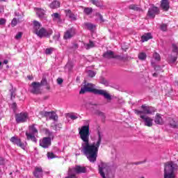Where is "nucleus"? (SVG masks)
I'll list each match as a JSON object with an SVG mask.
<instances>
[{
  "label": "nucleus",
  "mask_w": 178,
  "mask_h": 178,
  "mask_svg": "<svg viewBox=\"0 0 178 178\" xmlns=\"http://www.w3.org/2000/svg\"><path fill=\"white\" fill-rule=\"evenodd\" d=\"M65 15L67 17H69L70 20L75 22V20H77V17L72 13V10L70 9L65 10H64Z\"/></svg>",
  "instance_id": "17"
},
{
  "label": "nucleus",
  "mask_w": 178,
  "mask_h": 178,
  "mask_svg": "<svg viewBox=\"0 0 178 178\" xmlns=\"http://www.w3.org/2000/svg\"><path fill=\"white\" fill-rule=\"evenodd\" d=\"M17 106V104H16V103H13V104H12V108H13V109H16V107Z\"/></svg>",
  "instance_id": "54"
},
{
  "label": "nucleus",
  "mask_w": 178,
  "mask_h": 178,
  "mask_svg": "<svg viewBox=\"0 0 178 178\" xmlns=\"http://www.w3.org/2000/svg\"><path fill=\"white\" fill-rule=\"evenodd\" d=\"M99 116H102L103 118H105V114L104 113L99 111L98 113Z\"/></svg>",
  "instance_id": "53"
},
{
  "label": "nucleus",
  "mask_w": 178,
  "mask_h": 178,
  "mask_svg": "<svg viewBox=\"0 0 178 178\" xmlns=\"http://www.w3.org/2000/svg\"><path fill=\"white\" fill-rule=\"evenodd\" d=\"M84 47H85V48H86V49H90V48H94V47H95L94 42L90 40L89 43L84 44Z\"/></svg>",
  "instance_id": "28"
},
{
  "label": "nucleus",
  "mask_w": 178,
  "mask_h": 178,
  "mask_svg": "<svg viewBox=\"0 0 178 178\" xmlns=\"http://www.w3.org/2000/svg\"><path fill=\"white\" fill-rule=\"evenodd\" d=\"M53 38H54V40H59V36L55 35L54 36H53Z\"/></svg>",
  "instance_id": "57"
},
{
  "label": "nucleus",
  "mask_w": 178,
  "mask_h": 178,
  "mask_svg": "<svg viewBox=\"0 0 178 178\" xmlns=\"http://www.w3.org/2000/svg\"><path fill=\"white\" fill-rule=\"evenodd\" d=\"M25 134L27 140H31V141H33V143H37V138H35V134L27 131Z\"/></svg>",
  "instance_id": "20"
},
{
  "label": "nucleus",
  "mask_w": 178,
  "mask_h": 178,
  "mask_svg": "<svg viewBox=\"0 0 178 178\" xmlns=\"http://www.w3.org/2000/svg\"><path fill=\"white\" fill-rule=\"evenodd\" d=\"M40 118H47L48 111H42L39 112Z\"/></svg>",
  "instance_id": "33"
},
{
  "label": "nucleus",
  "mask_w": 178,
  "mask_h": 178,
  "mask_svg": "<svg viewBox=\"0 0 178 178\" xmlns=\"http://www.w3.org/2000/svg\"><path fill=\"white\" fill-rule=\"evenodd\" d=\"M83 12L86 15H91L92 13V8H85Z\"/></svg>",
  "instance_id": "31"
},
{
  "label": "nucleus",
  "mask_w": 178,
  "mask_h": 178,
  "mask_svg": "<svg viewBox=\"0 0 178 178\" xmlns=\"http://www.w3.org/2000/svg\"><path fill=\"white\" fill-rule=\"evenodd\" d=\"M58 129H62V124L60 123V124H57L55 125L56 130L58 129Z\"/></svg>",
  "instance_id": "51"
},
{
  "label": "nucleus",
  "mask_w": 178,
  "mask_h": 178,
  "mask_svg": "<svg viewBox=\"0 0 178 178\" xmlns=\"http://www.w3.org/2000/svg\"><path fill=\"white\" fill-rule=\"evenodd\" d=\"M11 26L12 27H15V26H17V19L13 18V19L11 22Z\"/></svg>",
  "instance_id": "40"
},
{
  "label": "nucleus",
  "mask_w": 178,
  "mask_h": 178,
  "mask_svg": "<svg viewBox=\"0 0 178 178\" xmlns=\"http://www.w3.org/2000/svg\"><path fill=\"white\" fill-rule=\"evenodd\" d=\"M161 30L162 31H168V24H162L161 25Z\"/></svg>",
  "instance_id": "36"
},
{
  "label": "nucleus",
  "mask_w": 178,
  "mask_h": 178,
  "mask_svg": "<svg viewBox=\"0 0 178 178\" xmlns=\"http://www.w3.org/2000/svg\"><path fill=\"white\" fill-rule=\"evenodd\" d=\"M154 58L156 60H161V56L157 53L154 54Z\"/></svg>",
  "instance_id": "45"
},
{
  "label": "nucleus",
  "mask_w": 178,
  "mask_h": 178,
  "mask_svg": "<svg viewBox=\"0 0 178 178\" xmlns=\"http://www.w3.org/2000/svg\"><path fill=\"white\" fill-rule=\"evenodd\" d=\"M103 58H106V59H116V58H119V56H115V53L113 51L108 50L104 53Z\"/></svg>",
  "instance_id": "13"
},
{
  "label": "nucleus",
  "mask_w": 178,
  "mask_h": 178,
  "mask_svg": "<svg viewBox=\"0 0 178 178\" xmlns=\"http://www.w3.org/2000/svg\"><path fill=\"white\" fill-rule=\"evenodd\" d=\"M10 141L14 144V145H17V147H19L22 149H24V143L22 142V140L20 138L16 137V136H13L10 139Z\"/></svg>",
  "instance_id": "11"
},
{
  "label": "nucleus",
  "mask_w": 178,
  "mask_h": 178,
  "mask_svg": "<svg viewBox=\"0 0 178 178\" xmlns=\"http://www.w3.org/2000/svg\"><path fill=\"white\" fill-rule=\"evenodd\" d=\"M44 134H46V136H48V137H46V138H51V140H54V134L51 132L49 129H45Z\"/></svg>",
  "instance_id": "26"
},
{
  "label": "nucleus",
  "mask_w": 178,
  "mask_h": 178,
  "mask_svg": "<svg viewBox=\"0 0 178 178\" xmlns=\"http://www.w3.org/2000/svg\"><path fill=\"white\" fill-rule=\"evenodd\" d=\"M3 63L4 65H8V63H9V61H8V60H4L3 62Z\"/></svg>",
  "instance_id": "59"
},
{
  "label": "nucleus",
  "mask_w": 178,
  "mask_h": 178,
  "mask_svg": "<svg viewBox=\"0 0 178 178\" xmlns=\"http://www.w3.org/2000/svg\"><path fill=\"white\" fill-rule=\"evenodd\" d=\"M74 35H76V29L71 28L64 33L63 38L64 40H70V38H72Z\"/></svg>",
  "instance_id": "10"
},
{
  "label": "nucleus",
  "mask_w": 178,
  "mask_h": 178,
  "mask_svg": "<svg viewBox=\"0 0 178 178\" xmlns=\"http://www.w3.org/2000/svg\"><path fill=\"white\" fill-rule=\"evenodd\" d=\"M102 83L104 84V86H108V81L106 80H105V79H103L102 81Z\"/></svg>",
  "instance_id": "52"
},
{
  "label": "nucleus",
  "mask_w": 178,
  "mask_h": 178,
  "mask_svg": "<svg viewBox=\"0 0 178 178\" xmlns=\"http://www.w3.org/2000/svg\"><path fill=\"white\" fill-rule=\"evenodd\" d=\"M6 163V160L3 157H0V165H5Z\"/></svg>",
  "instance_id": "48"
},
{
  "label": "nucleus",
  "mask_w": 178,
  "mask_h": 178,
  "mask_svg": "<svg viewBox=\"0 0 178 178\" xmlns=\"http://www.w3.org/2000/svg\"><path fill=\"white\" fill-rule=\"evenodd\" d=\"M70 118L72 120H76V119H79V117L74 115H70Z\"/></svg>",
  "instance_id": "49"
},
{
  "label": "nucleus",
  "mask_w": 178,
  "mask_h": 178,
  "mask_svg": "<svg viewBox=\"0 0 178 178\" xmlns=\"http://www.w3.org/2000/svg\"><path fill=\"white\" fill-rule=\"evenodd\" d=\"M47 118L50 120H54V122H58V115L54 111H47Z\"/></svg>",
  "instance_id": "18"
},
{
  "label": "nucleus",
  "mask_w": 178,
  "mask_h": 178,
  "mask_svg": "<svg viewBox=\"0 0 178 178\" xmlns=\"http://www.w3.org/2000/svg\"><path fill=\"white\" fill-rule=\"evenodd\" d=\"M52 140L51 138H45L44 137L42 140H40V146L42 148H48L51 147L52 144Z\"/></svg>",
  "instance_id": "9"
},
{
  "label": "nucleus",
  "mask_w": 178,
  "mask_h": 178,
  "mask_svg": "<svg viewBox=\"0 0 178 178\" xmlns=\"http://www.w3.org/2000/svg\"><path fill=\"white\" fill-rule=\"evenodd\" d=\"M51 17H53V20H55V19H60V15H59V13H58L52 14Z\"/></svg>",
  "instance_id": "39"
},
{
  "label": "nucleus",
  "mask_w": 178,
  "mask_h": 178,
  "mask_svg": "<svg viewBox=\"0 0 178 178\" xmlns=\"http://www.w3.org/2000/svg\"><path fill=\"white\" fill-rule=\"evenodd\" d=\"M63 83V79L62 78H58L57 79V83L60 85Z\"/></svg>",
  "instance_id": "50"
},
{
  "label": "nucleus",
  "mask_w": 178,
  "mask_h": 178,
  "mask_svg": "<svg viewBox=\"0 0 178 178\" xmlns=\"http://www.w3.org/2000/svg\"><path fill=\"white\" fill-rule=\"evenodd\" d=\"M79 136L83 142L81 143V152L86 156L89 162L95 163L97 158H98L99 146L102 142L101 133L98 132L99 137L96 143H90V125H85L79 129Z\"/></svg>",
  "instance_id": "1"
},
{
  "label": "nucleus",
  "mask_w": 178,
  "mask_h": 178,
  "mask_svg": "<svg viewBox=\"0 0 178 178\" xmlns=\"http://www.w3.org/2000/svg\"><path fill=\"white\" fill-rule=\"evenodd\" d=\"M0 1H1L2 2H5V1H6V0H0Z\"/></svg>",
  "instance_id": "63"
},
{
  "label": "nucleus",
  "mask_w": 178,
  "mask_h": 178,
  "mask_svg": "<svg viewBox=\"0 0 178 178\" xmlns=\"http://www.w3.org/2000/svg\"><path fill=\"white\" fill-rule=\"evenodd\" d=\"M178 168L177 164L173 161L166 163L164 168V178H176L175 172Z\"/></svg>",
  "instance_id": "4"
},
{
  "label": "nucleus",
  "mask_w": 178,
  "mask_h": 178,
  "mask_svg": "<svg viewBox=\"0 0 178 178\" xmlns=\"http://www.w3.org/2000/svg\"><path fill=\"white\" fill-rule=\"evenodd\" d=\"M73 48H75V49H77V48H79V44L77 43L74 44Z\"/></svg>",
  "instance_id": "55"
},
{
  "label": "nucleus",
  "mask_w": 178,
  "mask_h": 178,
  "mask_svg": "<svg viewBox=\"0 0 178 178\" xmlns=\"http://www.w3.org/2000/svg\"><path fill=\"white\" fill-rule=\"evenodd\" d=\"M34 9L38 17L41 20H42V19H45V10L40 8H35Z\"/></svg>",
  "instance_id": "16"
},
{
  "label": "nucleus",
  "mask_w": 178,
  "mask_h": 178,
  "mask_svg": "<svg viewBox=\"0 0 178 178\" xmlns=\"http://www.w3.org/2000/svg\"><path fill=\"white\" fill-rule=\"evenodd\" d=\"M177 60V56H170L168 58L169 63H175Z\"/></svg>",
  "instance_id": "30"
},
{
  "label": "nucleus",
  "mask_w": 178,
  "mask_h": 178,
  "mask_svg": "<svg viewBox=\"0 0 178 178\" xmlns=\"http://www.w3.org/2000/svg\"><path fill=\"white\" fill-rule=\"evenodd\" d=\"M170 127H172V129H177V127H178L177 123H176V121H174L173 120L170 121Z\"/></svg>",
  "instance_id": "32"
},
{
  "label": "nucleus",
  "mask_w": 178,
  "mask_h": 178,
  "mask_svg": "<svg viewBox=\"0 0 178 178\" xmlns=\"http://www.w3.org/2000/svg\"><path fill=\"white\" fill-rule=\"evenodd\" d=\"M2 69V62L0 61V70Z\"/></svg>",
  "instance_id": "61"
},
{
  "label": "nucleus",
  "mask_w": 178,
  "mask_h": 178,
  "mask_svg": "<svg viewBox=\"0 0 178 178\" xmlns=\"http://www.w3.org/2000/svg\"><path fill=\"white\" fill-rule=\"evenodd\" d=\"M32 90H31V92L32 94H40L41 90L40 89V87H41V84L40 82H33L31 83Z\"/></svg>",
  "instance_id": "12"
},
{
  "label": "nucleus",
  "mask_w": 178,
  "mask_h": 178,
  "mask_svg": "<svg viewBox=\"0 0 178 178\" xmlns=\"http://www.w3.org/2000/svg\"><path fill=\"white\" fill-rule=\"evenodd\" d=\"M154 123L156 124H160L162 125L163 124V119L162 118V115L160 113H156L155 118H154Z\"/></svg>",
  "instance_id": "19"
},
{
  "label": "nucleus",
  "mask_w": 178,
  "mask_h": 178,
  "mask_svg": "<svg viewBox=\"0 0 178 178\" xmlns=\"http://www.w3.org/2000/svg\"><path fill=\"white\" fill-rule=\"evenodd\" d=\"M160 11L158 7L153 6L152 8H149L147 11V16L151 19H155L156 15H159Z\"/></svg>",
  "instance_id": "8"
},
{
  "label": "nucleus",
  "mask_w": 178,
  "mask_h": 178,
  "mask_svg": "<svg viewBox=\"0 0 178 178\" xmlns=\"http://www.w3.org/2000/svg\"><path fill=\"white\" fill-rule=\"evenodd\" d=\"M86 92H92L96 95H102L107 101H112V96L108 92V91L102 89L95 88V85L92 83H88L84 85L81 88L79 94H86Z\"/></svg>",
  "instance_id": "3"
},
{
  "label": "nucleus",
  "mask_w": 178,
  "mask_h": 178,
  "mask_svg": "<svg viewBox=\"0 0 178 178\" xmlns=\"http://www.w3.org/2000/svg\"><path fill=\"white\" fill-rule=\"evenodd\" d=\"M129 9H130L131 10H135L136 12H140L141 10V8L138 7L137 4L129 5Z\"/></svg>",
  "instance_id": "25"
},
{
  "label": "nucleus",
  "mask_w": 178,
  "mask_h": 178,
  "mask_svg": "<svg viewBox=\"0 0 178 178\" xmlns=\"http://www.w3.org/2000/svg\"><path fill=\"white\" fill-rule=\"evenodd\" d=\"M6 24V19L0 18V26H5Z\"/></svg>",
  "instance_id": "42"
},
{
  "label": "nucleus",
  "mask_w": 178,
  "mask_h": 178,
  "mask_svg": "<svg viewBox=\"0 0 178 178\" xmlns=\"http://www.w3.org/2000/svg\"><path fill=\"white\" fill-rule=\"evenodd\" d=\"M11 98H15V96H13V92H11Z\"/></svg>",
  "instance_id": "62"
},
{
  "label": "nucleus",
  "mask_w": 178,
  "mask_h": 178,
  "mask_svg": "<svg viewBox=\"0 0 178 178\" xmlns=\"http://www.w3.org/2000/svg\"><path fill=\"white\" fill-rule=\"evenodd\" d=\"M138 59H140V60H145V59H147V54L145 52L139 53Z\"/></svg>",
  "instance_id": "29"
},
{
  "label": "nucleus",
  "mask_w": 178,
  "mask_h": 178,
  "mask_svg": "<svg viewBox=\"0 0 178 178\" xmlns=\"http://www.w3.org/2000/svg\"><path fill=\"white\" fill-rule=\"evenodd\" d=\"M29 133L32 134H38V130L37 129V128H35V124H32L30 125L29 127Z\"/></svg>",
  "instance_id": "24"
},
{
  "label": "nucleus",
  "mask_w": 178,
  "mask_h": 178,
  "mask_svg": "<svg viewBox=\"0 0 178 178\" xmlns=\"http://www.w3.org/2000/svg\"><path fill=\"white\" fill-rule=\"evenodd\" d=\"M154 70H156V72H163L162 70V67H161V66L159 65H156L155 67H154Z\"/></svg>",
  "instance_id": "47"
},
{
  "label": "nucleus",
  "mask_w": 178,
  "mask_h": 178,
  "mask_svg": "<svg viewBox=\"0 0 178 178\" xmlns=\"http://www.w3.org/2000/svg\"><path fill=\"white\" fill-rule=\"evenodd\" d=\"M49 7L51 9H57V8L60 7V3L58 1H54L51 3H50Z\"/></svg>",
  "instance_id": "23"
},
{
  "label": "nucleus",
  "mask_w": 178,
  "mask_h": 178,
  "mask_svg": "<svg viewBox=\"0 0 178 178\" xmlns=\"http://www.w3.org/2000/svg\"><path fill=\"white\" fill-rule=\"evenodd\" d=\"M86 27H87L88 30H90V31H92L94 30V29H95V25L91 24V23H88V22H86L84 24Z\"/></svg>",
  "instance_id": "27"
},
{
  "label": "nucleus",
  "mask_w": 178,
  "mask_h": 178,
  "mask_svg": "<svg viewBox=\"0 0 178 178\" xmlns=\"http://www.w3.org/2000/svg\"><path fill=\"white\" fill-rule=\"evenodd\" d=\"M41 26H42L40 22H38V21H37V20L33 21V33H34V34H35L37 33V31L40 30Z\"/></svg>",
  "instance_id": "21"
},
{
  "label": "nucleus",
  "mask_w": 178,
  "mask_h": 178,
  "mask_svg": "<svg viewBox=\"0 0 178 178\" xmlns=\"http://www.w3.org/2000/svg\"><path fill=\"white\" fill-rule=\"evenodd\" d=\"M160 6L164 12H168L170 9V3H169V0H161Z\"/></svg>",
  "instance_id": "15"
},
{
  "label": "nucleus",
  "mask_w": 178,
  "mask_h": 178,
  "mask_svg": "<svg viewBox=\"0 0 178 178\" xmlns=\"http://www.w3.org/2000/svg\"><path fill=\"white\" fill-rule=\"evenodd\" d=\"M141 108L143 109V111H134L136 115H137V116H139L140 119L143 120L145 126H147V127H152L154 124V119L146 115H153V113H155V112H156V109L155 108V107L145 106V104L142 105Z\"/></svg>",
  "instance_id": "2"
},
{
  "label": "nucleus",
  "mask_w": 178,
  "mask_h": 178,
  "mask_svg": "<svg viewBox=\"0 0 178 178\" xmlns=\"http://www.w3.org/2000/svg\"><path fill=\"white\" fill-rule=\"evenodd\" d=\"M73 172H75L76 175H81V173H87V167L77 165L74 168L69 169L68 175L73 173Z\"/></svg>",
  "instance_id": "5"
},
{
  "label": "nucleus",
  "mask_w": 178,
  "mask_h": 178,
  "mask_svg": "<svg viewBox=\"0 0 178 178\" xmlns=\"http://www.w3.org/2000/svg\"><path fill=\"white\" fill-rule=\"evenodd\" d=\"M91 2L93 5H95V6H97V8L101 7V3H99V1L97 0H92Z\"/></svg>",
  "instance_id": "38"
},
{
  "label": "nucleus",
  "mask_w": 178,
  "mask_h": 178,
  "mask_svg": "<svg viewBox=\"0 0 178 178\" xmlns=\"http://www.w3.org/2000/svg\"><path fill=\"white\" fill-rule=\"evenodd\" d=\"M158 74H159V72H156L152 74L153 77H158Z\"/></svg>",
  "instance_id": "56"
},
{
  "label": "nucleus",
  "mask_w": 178,
  "mask_h": 178,
  "mask_svg": "<svg viewBox=\"0 0 178 178\" xmlns=\"http://www.w3.org/2000/svg\"><path fill=\"white\" fill-rule=\"evenodd\" d=\"M88 74L89 76V77H95V72H94V71H88Z\"/></svg>",
  "instance_id": "46"
},
{
  "label": "nucleus",
  "mask_w": 178,
  "mask_h": 178,
  "mask_svg": "<svg viewBox=\"0 0 178 178\" xmlns=\"http://www.w3.org/2000/svg\"><path fill=\"white\" fill-rule=\"evenodd\" d=\"M151 39H152V35L150 33H145V35L141 36L142 42H145Z\"/></svg>",
  "instance_id": "22"
},
{
  "label": "nucleus",
  "mask_w": 178,
  "mask_h": 178,
  "mask_svg": "<svg viewBox=\"0 0 178 178\" xmlns=\"http://www.w3.org/2000/svg\"><path fill=\"white\" fill-rule=\"evenodd\" d=\"M40 84V86H47L48 81H47V78L43 77Z\"/></svg>",
  "instance_id": "35"
},
{
  "label": "nucleus",
  "mask_w": 178,
  "mask_h": 178,
  "mask_svg": "<svg viewBox=\"0 0 178 178\" xmlns=\"http://www.w3.org/2000/svg\"><path fill=\"white\" fill-rule=\"evenodd\" d=\"M172 51L176 52V54H178V47L175 44H172Z\"/></svg>",
  "instance_id": "44"
},
{
  "label": "nucleus",
  "mask_w": 178,
  "mask_h": 178,
  "mask_svg": "<svg viewBox=\"0 0 178 178\" xmlns=\"http://www.w3.org/2000/svg\"><path fill=\"white\" fill-rule=\"evenodd\" d=\"M46 86V88L47 90H51V86H49V85L47 83V85H45Z\"/></svg>",
  "instance_id": "60"
},
{
  "label": "nucleus",
  "mask_w": 178,
  "mask_h": 178,
  "mask_svg": "<svg viewBox=\"0 0 178 178\" xmlns=\"http://www.w3.org/2000/svg\"><path fill=\"white\" fill-rule=\"evenodd\" d=\"M43 172L42 168L36 166L35 167V170L33 171V174L35 178H42Z\"/></svg>",
  "instance_id": "14"
},
{
  "label": "nucleus",
  "mask_w": 178,
  "mask_h": 178,
  "mask_svg": "<svg viewBox=\"0 0 178 178\" xmlns=\"http://www.w3.org/2000/svg\"><path fill=\"white\" fill-rule=\"evenodd\" d=\"M47 158L54 159V158H56V156H55L54 152H47Z\"/></svg>",
  "instance_id": "37"
},
{
  "label": "nucleus",
  "mask_w": 178,
  "mask_h": 178,
  "mask_svg": "<svg viewBox=\"0 0 178 178\" xmlns=\"http://www.w3.org/2000/svg\"><path fill=\"white\" fill-rule=\"evenodd\" d=\"M96 16H97L99 17V19L101 20V22L102 23H104V22H105V19H104V17L99 13H96Z\"/></svg>",
  "instance_id": "41"
},
{
  "label": "nucleus",
  "mask_w": 178,
  "mask_h": 178,
  "mask_svg": "<svg viewBox=\"0 0 178 178\" xmlns=\"http://www.w3.org/2000/svg\"><path fill=\"white\" fill-rule=\"evenodd\" d=\"M29 119V114L27 113H20L15 114V121L17 123H26Z\"/></svg>",
  "instance_id": "6"
},
{
  "label": "nucleus",
  "mask_w": 178,
  "mask_h": 178,
  "mask_svg": "<svg viewBox=\"0 0 178 178\" xmlns=\"http://www.w3.org/2000/svg\"><path fill=\"white\" fill-rule=\"evenodd\" d=\"M27 79H28L29 80H33V75H29V76H27Z\"/></svg>",
  "instance_id": "58"
},
{
  "label": "nucleus",
  "mask_w": 178,
  "mask_h": 178,
  "mask_svg": "<svg viewBox=\"0 0 178 178\" xmlns=\"http://www.w3.org/2000/svg\"><path fill=\"white\" fill-rule=\"evenodd\" d=\"M23 35V33L19 32L15 37V40H20L22 38V36Z\"/></svg>",
  "instance_id": "43"
},
{
  "label": "nucleus",
  "mask_w": 178,
  "mask_h": 178,
  "mask_svg": "<svg viewBox=\"0 0 178 178\" xmlns=\"http://www.w3.org/2000/svg\"><path fill=\"white\" fill-rule=\"evenodd\" d=\"M54 31H52V29L46 31L44 28L42 27L35 34H36L38 37H40V38H42V37H51Z\"/></svg>",
  "instance_id": "7"
},
{
  "label": "nucleus",
  "mask_w": 178,
  "mask_h": 178,
  "mask_svg": "<svg viewBox=\"0 0 178 178\" xmlns=\"http://www.w3.org/2000/svg\"><path fill=\"white\" fill-rule=\"evenodd\" d=\"M54 49L53 47L46 49V50H45L46 55H51V54H52V52H54Z\"/></svg>",
  "instance_id": "34"
}]
</instances>
